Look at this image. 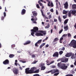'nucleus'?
I'll return each instance as SVG.
<instances>
[{
  "instance_id": "obj_1",
  "label": "nucleus",
  "mask_w": 76,
  "mask_h": 76,
  "mask_svg": "<svg viewBox=\"0 0 76 76\" xmlns=\"http://www.w3.org/2000/svg\"><path fill=\"white\" fill-rule=\"evenodd\" d=\"M30 68H28L25 69V72L26 74H32V73H34V71L35 70L37 69L36 67H32L31 68V69L29 70Z\"/></svg>"
},
{
  "instance_id": "obj_2",
  "label": "nucleus",
  "mask_w": 76,
  "mask_h": 76,
  "mask_svg": "<svg viewBox=\"0 0 76 76\" xmlns=\"http://www.w3.org/2000/svg\"><path fill=\"white\" fill-rule=\"evenodd\" d=\"M70 47H72L74 48H76V41L74 40H72L69 44Z\"/></svg>"
},
{
  "instance_id": "obj_3",
  "label": "nucleus",
  "mask_w": 76,
  "mask_h": 76,
  "mask_svg": "<svg viewBox=\"0 0 76 76\" xmlns=\"http://www.w3.org/2000/svg\"><path fill=\"white\" fill-rule=\"evenodd\" d=\"M56 72H58V69H53L48 71H46V73L47 74V73H51V74H54V73H56Z\"/></svg>"
},
{
  "instance_id": "obj_4",
  "label": "nucleus",
  "mask_w": 76,
  "mask_h": 76,
  "mask_svg": "<svg viewBox=\"0 0 76 76\" xmlns=\"http://www.w3.org/2000/svg\"><path fill=\"white\" fill-rule=\"evenodd\" d=\"M68 66H66V64L62 63L61 64V69H62L63 70H65L67 68Z\"/></svg>"
},
{
  "instance_id": "obj_5",
  "label": "nucleus",
  "mask_w": 76,
  "mask_h": 76,
  "mask_svg": "<svg viewBox=\"0 0 76 76\" xmlns=\"http://www.w3.org/2000/svg\"><path fill=\"white\" fill-rule=\"evenodd\" d=\"M38 28L37 27H34L33 28V29H31V32H38Z\"/></svg>"
},
{
  "instance_id": "obj_6",
  "label": "nucleus",
  "mask_w": 76,
  "mask_h": 76,
  "mask_svg": "<svg viewBox=\"0 0 76 76\" xmlns=\"http://www.w3.org/2000/svg\"><path fill=\"white\" fill-rule=\"evenodd\" d=\"M3 63L4 65L9 64V61L8 59H6L3 62Z\"/></svg>"
},
{
  "instance_id": "obj_7",
  "label": "nucleus",
  "mask_w": 76,
  "mask_h": 76,
  "mask_svg": "<svg viewBox=\"0 0 76 76\" xmlns=\"http://www.w3.org/2000/svg\"><path fill=\"white\" fill-rule=\"evenodd\" d=\"M58 56H59V54H58V52H55L53 54V56L56 57H58Z\"/></svg>"
},
{
  "instance_id": "obj_8",
  "label": "nucleus",
  "mask_w": 76,
  "mask_h": 76,
  "mask_svg": "<svg viewBox=\"0 0 76 76\" xmlns=\"http://www.w3.org/2000/svg\"><path fill=\"white\" fill-rule=\"evenodd\" d=\"M40 11L42 13V15L43 17H44L45 18H46V19H48V18L46 16V15H45L44 14V12H43V11L42 10H40Z\"/></svg>"
},
{
  "instance_id": "obj_9",
  "label": "nucleus",
  "mask_w": 76,
  "mask_h": 76,
  "mask_svg": "<svg viewBox=\"0 0 76 76\" xmlns=\"http://www.w3.org/2000/svg\"><path fill=\"white\" fill-rule=\"evenodd\" d=\"M73 53L70 52L69 53H67L65 55L66 57H70L71 56H72V55Z\"/></svg>"
},
{
  "instance_id": "obj_10",
  "label": "nucleus",
  "mask_w": 76,
  "mask_h": 76,
  "mask_svg": "<svg viewBox=\"0 0 76 76\" xmlns=\"http://www.w3.org/2000/svg\"><path fill=\"white\" fill-rule=\"evenodd\" d=\"M71 14L73 15H74V16H76V10H72L71 11Z\"/></svg>"
},
{
  "instance_id": "obj_11",
  "label": "nucleus",
  "mask_w": 76,
  "mask_h": 76,
  "mask_svg": "<svg viewBox=\"0 0 76 76\" xmlns=\"http://www.w3.org/2000/svg\"><path fill=\"white\" fill-rule=\"evenodd\" d=\"M21 12V14L22 15H25V13H26V10H25V9H23Z\"/></svg>"
},
{
  "instance_id": "obj_12",
  "label": "nucleus",
  "mask_w": 76,
  "mask_h": 76,
  "mask_svg": "<svg viewBox=\"0 0 76 76\" xmlns=\"http://www.w3.org/2000/svg\"><path fill=\"white\" fill-rule=\"evenodd\" d=\"M64 31H67L69 29V27H68V26H64Z\"/></svg>"
},
{
  "instance_id": "obj_13",
  "label": "nucleus",
  "mask_w": 76,
  "mask_h": 76,
  "mask_svg": "<svg viewBox=\"0 0 76 76\" xmlns=\"http://www.w3.org/2000/svg\"><path fill=\"white\" fill-rule=\"evenodd\" d=\"M31 42L30 40H27L26 41V42L25 43H24L23 45H28V44H29Z\"/></svg>"
},
{
  "instance_id": "obj_14",
  "label": "nucleus",
  "mask_w": 76,
  "mask_h": 76,
  "mask_svg": "<svg viewBox=\"0 0 76 76\" xmlns=\"http://www.w3.org/2000/svg\"><path fill=\"white\" fill-rule=\"evenodd\" d=\"M35 35L37 37H39V36H43V34H42L41 33H37L35 34Z\"/></svg>"
},
{
  "instance_id": "obj_15",
  "label": "nucleus",
  "mask_w": 76,
  "mask_h": 76,
  "mask_svg": "<svg viewBox=\"0 0 76 76\" xmlns=\"http://www.w3.org/2000/svg\"><path fill=\"white\" fill-rule=\"evenodd\" d=\"M72 9L73 10H76V4H73L72 5Z\"/></svg>"
},
{
  "instance_id": "obj_16",
  "label": "nucleus",
  "mask_w": 76,
  "mask_h": 76,
  "mask_svg": "<svg viewBox=\"0 0 76 76\" xmlns=\"http://www.w3.org/2000/svg\"><path fill=\"white\" fill-rule=\"evenodd\" d=\"M39 32L40 33H42L44 35H46V31H43L42 30H39Z\"/></svg>"
},
{
  "instance_id": "obj_17",
  "label": "nucleus",
  "mask_w": 76,
  "mask_h": 76,
  "mask_svg": "<svg viewBox=\"0 0 76 76\" xmlns=\"http://www.w3.org/2000/svg\"><path fill=\"white\" fill-rule=\"evenodd\" d=\"M18 70L16 69L14 70L13 71V73L15 74V75H17L18 74Z\"/></svg>"
},
{
  "instance_id": "obj_18",
  "label": "nucleus",
  "mask_w": 76,
  "mask_h": 76,
  "mask_svg": "<svg viewBox=\"0 0 76 76\" xmlns=\"http://www.w3.org/2000/svg\"><path fill=\"white\" fill-rule=\"evenodd\" d=\"M32 13L34 16H37V13H36V11H35L32 12Z\"/></svg>"
},
{
  "instance_id": "obj_19",
  "label": "nucleus",
  "mask_w": 76,
  "mask_h": 76,
  "mask_svg": "<svg viewBox=\"0 0 76 76\" xmlns=\"http://www.w3.org/2000/svg\"><path fill=\"white\" fill-rule=\"evenodd\" d=\"M68 61V58H66L62 60V62L64 63V62H67Z\"/></svg>"
},
{
  "instance_id": "obj_20",
  "label": "nucleus",
  "mask_w": 76,
  "mask_h": 76,
  "mask_svg": "<svg viewBox=\"0 0 76 76\" xmlns=\"http://www.w3.org/2000/svg\"><path fill=\"white\" fill-rule=\"evenodd\" d=\"M58 20L59 22H60V23H61V22H62V20L61 18L60 17V16H58Z\"/></svg>"
},
{
  "instance_id": "obj_21",
  "label": "nucleus",
  "mask_w": 76,
  "mask_h": 76,
  "mask_svg": "<svg viewBox=\"0 0 76 76\" xmlns=\"http://www.w3.org/2000/svg\"><path fill=\"white\" fill-rule=\"evenodd\" d=\"M46 1H48V6H49V7H50V6H51V4H50V3H51V1H50L48 0H46Z\"/></svg>"
},
{
  "instance_id": "obj_22",
  "label": "nucleus",
  "mask_w": 76,
  "mask_h": 76,
  "mask_svg": "<svg viewBox=\"0 0 76 76\" xmlns=\"http://www.w3.org/2000/svg\"><path fill=\"white\" fill-rule=\"evenodd\" d=\"M58 41V39L57 38H55L53 41V42H57V41Z\"/></svg>"
},
{
  "instance_id": "obj_23",
  "label": "nucleus",
  "mask_w": 76,
  "mask_h": 76,
  "mask_svg": "<svg viewBox=\"0 0 76 76\" xmlns=\"http://www.w3.org/2000/svg\"><path fill=\"white\" fill-rule=\"evenodd\" d=\"M15 56V55L13 54H10L9 55V57L10 58H13Z\"/></svg>"
},
{
  "instance_id": "obj_24",
  "label": "nucleus",
  "mask_w": 76,
  "mask_h": 76,
  "mask_svg": "<svg viewBox=\"0 0 76 76\" xmlns=\"http://www.w3.org/2000/svg\"><path fill=\"white\" fill-rule=\"evenodd\" d=\"M68 21L69 19H66L65 20L64 22V24H67V22H68Z\"/></svg>"
},
{
  "instance_id": "obj_25",
  "label": "nucleus",
  "mask_w": 76,
  "mask_h": 76,
  "mask_svg": "<svg viewBox=\"0 0 76 76\" xmlns=\"http://www.w3.org/2000/svg\"><path fill=\"white\" fill-rule=\"evenodd\" d=\"M46 68L45 66H42L41 67V70H44Z\"/></svg>"
},
{
  "instance_id": "obj_26",
  "label": "nucleus",
  "mask_w": 76,
  "mask_h": 76,
  "mask_svg": "<svg viewBox=\"0 0 76 76\" xmlns=\"http://www.w3.org/2000/svg\"><path fill=\"white\" fill-rule=\"evenodd\" d=\"M39 72V69H38L34 71V73H38Z\"/></svg>"
},
{
  "instance_id": "obj_27",
  "label": "nucleus",
  "mask_w": 76,
  "mask_h": 76,
  "mask_svg": "<svg viewBox=\"0 0 76 76\" xmlns=\"http://www.w3.org/2000/svg\"><path fill=\"white\" fill-rule=\"evenodd\" d=\"M74 58H75V54L72 53L71 55V58H72V59H73Z\"/></svg>"
},
{
  "instance_id": "obj_28",
  "label": "nucleus",
  "mask_w": 76,
  "mask_h": 76,
  "mask_svg": "<svg viewBox=\"0 0 76 76\" xmlns=\"http://www.w3.org/2000/svg\"><path fill=\"white\" fill-rule=\"evenodd\" d=\"M38 3H39V4H40V6H43V4L41 2V1L39 0V1H38Z\"/></svg>"
},
{
  "instance_id": "obj_29",
  "label": "nucleus",
  "mask_w": 76,
  "mask_h": 76,
  "mask_svg": "<svg viewBox=\"0 0 76 76\" xmlns=\"http://www.w3.org/2000/svg\"><path fill=\"white\" fill-rule=\"evenodd\" d=\"M63 14H66V13H67V11L65 10H64L63 11Z\"/></svg>"
},
{
  "instance_id": "obj_30",
  "label": "nucleus",
  "mask_w": 76,
  "mask_h": 76,
  "mask_svg": "<svg viewBox=\"0 0 76 76\" xmlns=\"http://www.w3.org/2000/svg\"><path fill=\"white\" fill-rule=\"evenodd\" d=\"M38 44L37 42L35 43V45L36 47H39V45H38Z\"/></svg>"
},
{
  "instance_id": "obj_31",
  "label": "nucleus",
  "mask_w": 76,
  "mask_h": 76,
  "mask_svg": "<svg viewBox=\"0 0 76 76\" xmlns=\"http://www.w3.org/2000/svg\"><path fill=\"white\" fill-rule=\"evenodd\" d=\"M59 53L60 55H61V54L63 53V51L62 50H61L59 52Z\"/></svg>"
},
{
  "instance_id": "obj_32",
  "label": "nucleus",
  "mask_w": 76,
  "mask_h": 76,
  "mask_svg": "<svg viewBox=\"0 0 76 76\" xmlns=\"http://www.w3.org/2000/svg\"><path fill=\"white\" fill-rule=\"evenodd\" d=\"M42 42V39H40L39 40H38L37 42V43H38V44H39L41 42Z\"/></svg>"
},
{
  "instance_id": "obj_33",
  "label": "nucleus",
  "mask_w": 76,
  "mask_h": 76,
  "mask_svg": "<svg viewBox=\"0 0 76 76\" xmlns=\"http://www.w3.org/2000/svg\"><path fill=\"white\" fill-rule=\"evenodd\" d=\"M4 17L1 16V20L4 21Z\"/></svg>"
},
{
  "instance_id": "obj_34",
  "label": "nucleus",
  "mask_w": 76,
  "mask_h": 76,
  "mask_svg": "<svg viewBox=\"0 0 76 76\" xmlns=\"http://www.w3.org/2000/svg\"><path fill=\"white\" fill-rule=\"evenodd\" d=\"M50 24H48L47 26L45 27V28H49V27H50Z\"/></svg>"
},
{
  "instance_id": "obj_35",
  "label": "nucleus",
  "mask_w": 76,
  "mask_h": 76,
  "mask_svg": "<svg viewBox=\"0 0 76 76\" xmlns=\"http://www.w3.org/2000/svg\"><path fill=\"white\" fill-rule=\"evenodd\" d=\"M36 7L38 9L40 8V7H39V4H37L36 5Z\"/></svg>"
},
{
  "instance_id": "obj_36",
  "label": "nucleus",
  "mask_w": 76,
  "mask_h": 76,
  "mask_svg": "<svg viewBox=\"0 0 76 76\" xmlns=\"http://www.w3.org/2000/svg\"><path fill=\"white\" fill-rule=\"evenodd\" d=\"M38 61L34 60V61L33 62V64H36V63H37Z\"/></svg>"
},
{
  "instance_id": "obj_37",
  "label": "nucleus",
  "mask_w": 76,
  "mask_h": 76,
  "mask_svg": "<svg viewBox=\"0 0 76 76\" xmlns=\"http://www.w3.org/2000/svg\"><path fill=\"white\" fill-rule=\"evenodd\" d=\"M64 8L65 9H67L68 8V5H64Z\"/></svg>"
},
{
  "instance_id": "obj_38",
  "label": "nucleus",
  "mask_w": 76,
  "mask_h": 76,
  "mask_svg": "<svg viewBox=\"0 0 76 76\" xmlns=\"http://www.w3.org/2000/svg\"><path fill=\"white\" fill-rule=\"evenodd\" d=\"M67 34H64V35H62V37H67Z\"/></svg>"
},
{
  "instance_id": "obj_39",
  "label": "nucleus",
  "mask_w": 76,
  "mask_h": 76,
  "mask_svg": "<svg viewBox=\"0 0 76 76\" xmlns=\"http://www.w3.org/2000/svg\"><path fill=\"white\" fill-rule=\"evenodd\" d=\"M71 12H69V13H68V16H69V17H71Z\"/></svg>"
},
{
  "instance_id": "obj_40",
  "label": "nucleus",
  "mask_w": 76,
  "mask_h": 76,
  "mask_svg": "<svg viewBox=\"0 0 76 76\" xmlns=\"http://www.w3.org/2000/svg\"><path fill=\"white\" fill-rule=\"evenodd\" d=\"M63 31V29H62L61 30H60L59 31V33L60 34H61V33L62 32V31Z\"/></svg>"
},
{
  "instance_id": "obj_41",
  "label": "nucleus",
  "mask_w": 76,
  "mask_h": 76,
  "mask_svg": "<svg viewBox=\"0 0 76 76\" xmlns=\"http://www.w3.org/2000/svg\"><path fill=\"white\" fill-rule=\"evenodd\" d=\"M64 6H68V3L67 2H66L65 4H64Z\"/></svg>"
},
{
  "instance_id": "obj_42",
  "label": "nucleus",
  "mask_w": 76,
  "mask_h": 76,
  "mask_svg": "<svg viewBox=\"0 0 76 76\" xmlns=\"http://www.w3.org/2000/svg\"><path fill=\"white\" fill-rule=\"evenodd\" d=\"M58 74H59V72L55 73L54 74V76H57Z\"/></svg>"
},
{
  "instance_id": "obj_43",
  "label": "nucleus",
  "mask_w": 76,
  "mask_h": 76,
  "mask_svg": "<svg viewBox=\"0 0 76 76\" xmlns=\"http://www.w3.org/2000/svg\"><path fill=\"white\" fill-rule=\"evenodd\" d=\"M33 76H41L37 74H36L33 75Z\"/></svg>"
},
{
  "instance_id": "obj_44",
  "label": "nucleus",
  "mask_w": 76,
  "mask_h": 76,
  "mask_svg": "<svg viewBox=\"0 0 76 76\" xmlns=\"http://www.w3.org/2000/svg\"><path fill=\"white\" fill-rule=\"evenodd\" d=\"M48 18H49V19H51V18H52V17L51 16V15H49V16H48Z\"/></svg>"
},
{
  "instance_id": "obj_45",
  "label": "nucleus",
  "mask_w": 76,
  "mask_h": 76,
  "mask_svg": "<svg viewBox=\"0 0 76 76\" xmlns=\"http://www.w3.org/2000/svg\"><path fill=\"white\" fill-rule=\"evenodd\" d=\"M34 32H32L31 33V35L32 36H33V37H34V34H35V33H34Z\"/></svg>"
},
{
  "instance_id": "obj_46",
  "label": "nucleus",
  "mask_w": 76,
  "mask_h": 76,
  "mask_svg": "<svg viewBox=\"0 0 76 76\" xmlns=\"http://www.w3.org/2000/svg\"><path fill=\"white\" fill-rule=\"evenodd\" d=\"M50 6H51V7H53L54 6V5H53V3L52 2H51L50 3Z\"/></svg>"
},
{
  "instance_id": "obj_47",
  "label": "nucleus",
  "mask_w": 76,
  "mask_h": 76,
  "mask_svg": "<svg viewBox=\"0 0 76 76\" xmlns=\"http://www.w3.org/2000/svg\"><path fill=\"white\" fill-rule=\"evenodd\" d=\"M63 18L64 19L67 18V16H66V15H64L63 16Z\"/></svg>"
},
{
  "instance_id": "obj_48",
  "label": "nucleus",
  "mask_w": 76,
  "mask_h": 76,
  "mask_svg": "<svg viewBox=\"0 0 76 76\" xmlns=\"http://www.w3.org/2000/svg\"><path fill=\"white\" fill-rule=\"evenodd\" d=\"M50 11L52 12V13H53L54 12V10H53V9L52 8L50 10Z\"/></svg>"
},
{
  "instance_id": "obj_49",
  "label": "nucleus",
  "mask_w": 76,
  "mask_h": 76,
  "mask_svg": "<svg viewBox=\"0 0 76 76\" xmlns=\"http://www.w3.org/2000/svg\"><path fill=\"white\" fill-rule=\"evenodd\" d=\"M63 38H64L63 37H62L60 39L59 41H62V40L63 39Z\"/></svg>"
},
{
  "instance_id": "obj_50",
  "label": "nucleus",
  "mask_w": 76,
  "mask_h": 76,
  "mask_svg": "<svg viewBox=\"0 0 76 76\" xmlns=\"http://www.w3.org/2000/svg\"><path fill=\"white\" fill-rule=\"evenodd\" d=\"M54 21L55 22H57V19H56V18L54 19Z\"/></svg>"
},
{
  "instance_id": "obj_51",
  "label": "nucleus",
  "mask_w": 76,
  "mask_h": 76,
  "mask_svg": "<svg viewBox=\"0 0 76 76\" xmlns=\"http://www.w3.org/2000/svg\"><path fill=\"white\" fill-rule=\"evenodd\" d=\"M68 37H71V34L70 33H68Z\"/></svg>"
},
{
  "instance_id": "obj_52",
  "label": "nucleus",
  "mask_w": 76,
  "mask_h": 76,
  "mask_svg": "<svg viewBox=\"0 0 76 76\" xmlns=\"http://www.w3.org/2000/svg\"><path fill=\"white\" fill-rule=\"evenodd\" d=\"M63 44H66V40H65L63 43Z\"/></svg>"
},
{
  "instance_id": "obj_53",
  "label": "nucleus",
  "mask_w": 76,
  "mask_h": 76,
  "mask_svg": "<svg viewBox=\"0 0 76 76\" xmlns=\"http://www.w3.org/2000/svg\"><path fill=\"white\" fill-rule=\"evenodd\" d=\"M45 43H43L41 44V45L43 47H44V45H45Z\"/></svg>"
},
{
  "instance_id": "obj_54",
  "label": "nucleus",
  "mask_w": 76,
  "mask_h": 76,
  "mask_svg": "<svg viewBox=\"0 0 76 76\" xmlns=\"http://www.w3.org/2000/svg\"><path fill=\"white\" fill-rule=\"evenodd\" d=\"M4 17H6V12H4Z\"/></svg>"
},
{
  "instance_id": "obj_55",
  "label": "nucleus",
  "mask_w": 76,
  "mask_h": 76,
  "mask_svg": "<svg viewBox=\"0 0 76 76\" xmlns=\"http://www.w3.org/2000/svg\"><path fill=\"white\" fill-rule=\"evenodd\" d=\"M15 47V45H11L12 48H14Z\"/></svg>"
},
{
  "instance_id": "obj_56",
  "label": "nucleus",
  "mask_w": 76,
  "mask_h": 76,
  "mask_svg": "<svg viewBox=\"0 0 76 76\" xmlns=\"http://www.w3.org/2000/svg\"><path fill=\"white\" fill-rule=\"evenodd\" d=\"M54 61H51L50 62V64H53V63H54Z\"/></svg>"
},
{
  "instance_id": "obj_57",
  "label": "nucleus",
  "mask_w": 76,
  "mask_h": 76,
  "mask_svg": "<svg viewBox=\"0 0 76 76\" xmlns=\"http://www.w3.org/2000/svg\"><path fill=\"white\" fill-rule=\"evenodd\" d=\"M56 15H58V11L57 10H56Z\"/></svg>"
},
{
  "instance_id": "obj_58",
  "label": "nucleus",
  "mask_w": 76,
  "mask_h": 76,
  "mask_svg": "<svg viewBox=\"0 0 76 76\" xmlns=\"http://www.w3.org/2000/svg\"><path fill=\"white\" fill-rule=\"evenodd\" d=\"M32 58H35V56L33 54L32 56Z\"/></svg>"
},
{
  "instance_id": "obj_59",
  "label": "nucleus",
  "mask_w": 76,
  "mask_h": 76,
  "mask_svg": "<svg viewBox=\"0 0 76 76\" xmlns=\"http://www.w3.org/2000/svg\"><path fill=\"white\" fill-rule=\"evenodd\" d=\"M65 50V48L64 47H63L62 49H61V50H62V51H64Z\"/></svg>"
},
{
  "instance_id": "obj_60",
  "label": "nucleus",
  "mask_w": 76,
  "mask_h": 76,
  "mask_svg": "<svg viewBox=\"0 0 76 76\" xmlns=\"http://www.w3.org/2000/svg\"><path fill=\"white\" fill-rule=\"evenodd\" d=\"M32 23H35V24H37V22L36 21H32Z\"/></svg>"
},
{
  "instance_id": "obj_61",
  "label": "nucleus",
  "mask_w": 76,
  "mask_h": 76,
  "mask_svg": "<svg viewBox=\"0 0 76 76\" xmlns=\"http://www.w3.org/2000/svg\"><path fill=\"white\" fill-rule=\"evenodd\" d=\"M58 67H61V65H60V63H58Z\"/></svg>"
},
{
  "instance_id": "obj_62",
  "label": "nucleus",
  "mask_w": 76,
  "mask_h": 76,
  "mask_svg": "<svg viewBox=\"0 0 76 76\" xmlns=\"http://www.w3.org/2000/svg\"><path fill=\"white\" fill-rule=\"evenodd\" d=\"M34 21H37V17H36L35 18H34Z\"/></svg>"
},
{
  "instance_id": "obj_63",
  "label": "nucleus",
  "mask_w": 76,
  "mask_h": 76,
  "mask_svg": "<svg viewBox=\"0 0 76 76\" xmlns=\"http://www.w3.org/2000/svg\"><path fill=\"white\" fill-rule=\"evenodd\" d=\"M15 66H18V64H17V63L15 62Z\"/></svg>"
},
{
  "instance_id": "obj_64",
  "label": "nucleus",
  "mask_w": 76,
  "mask_h": 76,
  "mask_svg": "<svg viewBox=\"0 0 76 76\" xmlns=\"http://www.w3.org/2000/svg\"><path fill=\"white\" fill-rule=\"evenodd\" d=\"M74 27L75 28V29H76V23L75 24V25L74 26Z\"/></svg>"
}]
</instances>
